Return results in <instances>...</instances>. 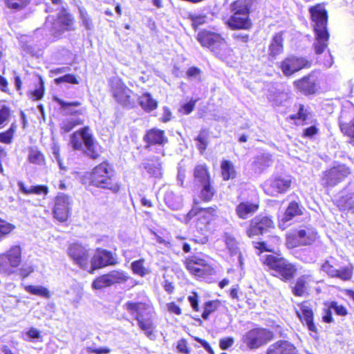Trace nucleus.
Returning <instances> with one entry per match:
<instances>
[{"mask_svg": "<svg viewBox=\"0 0 354 354\" xmlns=\"http://www.w3.org/2000/svg\"><path fill=\"white\" fill-rule=\"evenodd\" d=\"M322 270L326 272L328 276L335 277L337 274V269L330 263L328 261H326L322 266Z\"/></svg>", "mask_w": 354, "mask_h": 354, "instance_id": "obj_59", "label": "nucleus"}, {"mask_svg": "<svg viewBox=\"0 0 354 354\" xmlns=\"http://www.w3.org/2000/svg\"><path fill=\"white\" fill-rule=\"evenodd\" d=\"M84 124V120L82 119H73V120H68L66 121H64L61 124V130L64 133H68L71 131L73 128H75L77 126L82 125Z\"/></svg>", "mask_w": 354, "mask_h": 354, "instance_id": "obj_50", "label": "nucleus"}, {"mask_svg": "<svg viewBox=\"0 0 354 354\" xmlns=\"http://www.w3.org/2000/svg\"><path fill=\"white\" fill-rule=\"evenodd\" d=\"M273 163L272 156L270 153H263L257 156L252 163V169L255 173L261 174Z\"/></svg>", "mask_w": 354, "mask_h": 354, "instance_id": "obj_23", "label": "nucleus"}, {"mask_svg": "<svg viewBox=\"0 0 354 354\" xmlns=\"http://www.w3.org/2000/svg\"><path fill=\"white\" fill-rule=\"evenodd\" d=\"M196 39L202 46L209 48L222 60H225L231 55L232 49L218 33L203 30L198 33Z\"/></svg>", "mask_w": 354, "mask_h": 354, "instance_id": "obj_4", "label": "nucleus"}, {"mask_svg": "<svg viewBox=\"0 0 354 354\" xmlns=\"http://www.w3.org/2000/svg\"><path fill=\"white\" fill-rule=\"evenodd\" d=\"M53 24V36L57 39H60L64 32L74 31L75 30V17L70 10L65 7H61L59 9Z\"/></svg>", "mask_w": 354, "mask_h": 354, "instance_id": "obj_8", "label": "nucleus"}, {"mask_svg": "<svg viewBox=\"0 0 354 354\" xmlns=\"http://www.w3.org/2000/svg\"><path fill=\"white\" fill-rule=\"evenodd\" d=\"M225 244L230 252L231 255L237 254L239 252V249L237 245V242L235 239L230 235L225 236Z\"/></svg>", "mask_w": 354, "mask_h": 354, "instance_id": "obj_55", "label": "nucleus"}, {"mask_svg": "<svg viewBox=\"0 0 354 354\" xmlns=\"http://www.w3.org/2000/svg\"><path fill=\"white\" fill-rule=\"evenodd\" d=\"M263 263L276 272L275 276L285 282L292 280L297 272L296 266L283 257L268 254L263 257Z\"/></svg>", "mask_w": 354, "mask_h": 354, "instance_id": "obj_6", "label": "nucleus"}, {"mask_svg": "<svg viewBox=\"0 0 354 354\" xmlns=\"http://www.w3.org/2000/svg\"><path fill=\"white\" fill-rule=\"evenodd\" d=\"M308 275H302L299 277L295 286L292 287V292L295 296L303 297L307 290Z\"/></svg>", "mask_w": 354, "mask_h": 354, "instance_id": "obj_33", "label": "nucleus"}, {"mask_svg": "<svg viewBox=\"0 0 354 354\" xmlns=\"http://www.w3.org/2000/svg\"><path fill=\"white\" fill-rule=\"evenodd\" d=\"M53 213L54 218L59 222H64L68 220L71 214V210L68 198L66 195L61 194L55 197Z\"/></svg>", "mask_w": 354, "mask_h": 354, "instance_id": "obj_18", "label": "nucleus"}, {"mask_svg": "<svg viewBox=\"0 0 354 354\" xmlns=\"http://www.w3.org/2000/svg\"><path fill=\"white\" fill-rule=\"evenodd\" d=\"M310 12L314 24L316 39L313 44L316 54H322L328 47L329 33L327 30V12L321 5L310 8Z\"/></svg>", "mask_w": 354, "mask_h": 354, "instance_id": "obj_2", "label": "nucleus"}, {"mask_svg": "<svg viewBox=\"0 0 354 354\" xmlns=\"http://www.w3.org/2000/svg\"><path fill=\"white\" fill-rule=\"evenodd\" d=\"M292 179L290 176L276 175L263 184L264 192L270 196H276L278 194L286 192L290 187Z\"/></svg>", "mask_w": 354, "mask_h": 354, "instance_id": "obj_12", "label": "nucleus"}, {"mask_svg": "<svg viewBox=\"0 0 354 354\" xmlns=\"http://www.w3.org/2000/svg\"><path fill=\"white\" fill-rule=\"evenodd\" d=\"M17 133V125L15 122H12L9 128L7 129L0 131V143L6 145H11L15 140Z\"/></svg>", "mask_w": 354, "mask_h": 354, "instance_id": "obj_32", "label": "nucleus"}, {"mask_svg": "<svg viewBox=\"0 0 354 354\" xmlns=\"http://www.w3.org/2000/svg\"><path fill=\"white\" fill-rule=\"evenodd\" d=\"M201 74L202 71L196 66H192L186 71V76L187 78L197 81L198 82H201Z\"/></svg>", "mask_w": 354, "mask_h": 354, "instance_id": "obj_53", "label": "nucleus"}, {"mask_svg": "<svg viewBox=\"0 0 354 354\" xmlns=\"http://www.w3.org/2000/svg\"><path fill=\"white\" fill-rule=\"evenodd\" d=\"M294 85L305 95H315L320 89L319 78L314 72L295 81Z\"/></svg>", "mask_w": 354, "mask_h": 354, "instance_id": "obj_15", "label": "nucleus"}, {"mask_svg": "<svg viewBox=\"0 0 354 354\" xmlns=\"http://www.w3.org/2000/svg\"><path fill=\"white\" fill-rule=\"evenodd\" d=\"M185 264L190 272L199 277L210 275L213 272V268L205 259L196 256L187 258Z\"/></svg>", "mask_w": 354, "mask_h": 354, "instance_id": "obj_16", "label": "nucleus"}, {"mask_svg": "<svg viewBox=\"0 0 354 354\" xmlns=\"http://www.w3.org/2000/svg\"><path fill=\"white\" fill-rule=\"evenodd\" d=\"M54 100L59 105L62 111H66V114L71 116H77L84 113L83 109H72L73 106L77 107L81 105L79 101L66 102L62 99L55 97Z\"/></svg>", "mask_w": 354, "mask_h": 354, "instance_id": "obj_26", "label": "nucleus"}, {"mask_svg": "<svg viewBox=\"0 0 354 354\" xmlns=\"http://www.w3.org/2000/svg\"><path fill=\"white\" fill-rule=\"evenodd\" d=\"M234 343V339L232 337L222 338L219 341V346L222 350H227Z\"/></svg>", "mask_w": 354, "mask_h": 354, "instance_id": "obj_64", "label": "nucleus"}, {"mask_svg": "<svg viewBox=\"0 0 354 354\" xmlns=\"http://www.w3.org/2000/svg\"><path fill=\"white\" fill-rule=\"evenodd\" d=\"M39 85L32 91H30L28 93L29 97L33 101H39L41 100L46 91L45 82L41 75L38 76Z\"/></svg>", "mask_w": 354, "mask_h": 354, "instance_id": "obj_34", "label": "nucleus"}, {"mask_svg": "<svg viewBox=\"0 0 354 354\" xmlns=\"http://www.w3.org/2000/svg\"><path fill=\"white\" fill-rule=\"evenodd\" d=\"M54 81L56 84H60L63 82L71 84H78L80 83L77 77L75 75L71 73H68L63 76L57 77L54 80Z\"/></svg>", "mask_w": 354, "mask_h": 354, "instance_id": "obj_51", "label": "nucleus"}, {"mask_svg": "<svg viewBox=\"0 0 354 354\" xmlns=\"http://www.w3.org/2000/svg\"><path fill=\"white\" fill-rule=\"evenodd\" d=\"M194 177L196 186L211 183L209 172L205 165H199L194 168Z\"/></svg>", "mask_w": 354, "mask_h": 354, "instance_id": "obj_29", "label": "nucleus"}, {"mask_svg": "<svg viewBox=\"0 0 354 354\" xmlns=\"http://www.w3.org/2000/svg\"><path fill=\"white\" fill-rule=\"evenodd\" d=\"M272 338V333L265 328H254L243 336V341L250 349H256Z\"/></svg>", "mask_w": 354, "mask_h": 354, "instance_id": "obj_11", "label": "nucleus"}, {"mask_svg": "<svg viewBox=\"0 0 354 354\" xmlns=\"http://www.w3.org/2000/svg\"><path fill=\"white\" fill-rule=\"evenodd\" d=\"M144 140L146 142V148H149L151 146L155 144V129H151L149 130L147 132L144 138Z\"/></svg>", "mask_w": 354, "mask_h": 354, "instance_id": "obj_62", "label": "nucleus"}, {"mask_svg": "<svg viewBox=\"0 0 354 354\" xmlns=\"http://www.w3.org/2000/svg\"><path fill=\"white\" fill-rule=\"evenodd\" d=\"M232 37L237 43L246 44L250 40V36L246 33L235 32L232 35Z\"/></svg>", "mask_w": 354, "mask_h": 354, "instance_id": "obj_63", "label": "nucleus"}, {"mask_svg": "<svg viewBox=\"0 0 354 354\" xmlns=\"http://www.w3.org/2000/svg\"><path fill=\"white\" fill-rule=\"evenodd\" d=\"M209 133L208 131L203 129L201 130L198 136L195 140L197 141V148L202 154L205 151L208 144Z\"/></svg>", "mask_w": 354, "mask_h": 354, "instance_id": "obj_43", "label": "nucleus"}, {"mask_svg": "<svg viewBox=\"0 0 354 354\" xmlns=\"http://www.w3.org/2000/svg\"><path fill=\"white\" fill-rule=\"evenodd\" d=\"M28 160L34 165H43L45 163V156L41 151L35 148H28Z\"/></svg>", "mask_w": 354, "mask_h": 354, "instance_id": "obj_36", "label": "nucleus"}, {"mask_svg": "<svg viewBox=\"0 0 354 354\" xmlns=\"http://www.w3.org/2000/svg\"><path fill=\"white\" fill-rule=\"evenodd\" d=\"M216 207H210L208 208H198L193 207L187 214L185 217L186 223L189 222L195 216L198 220H204V223H209L212 217L216 215Z\"/></svg>", "mask_w": 354, "mask_h": 354, "instance_id": "obj_20", "label": "nucleus"}, {"mask_svg": "<svg viewBox=\"0 0 354 354\" xmlns=\"http://www.w3.org/2000/svg\"><path fill=\"white\" fill-rule=\"evenodd\" d=\"M221 305V301L218 299L209 301L205 303L204 309L207 312L212 313L215 312Z\"/></svg>", "mask_w": 354, "mask_h": 354, "instance_id": "obj_61", "label": "nucleus"}, {"mask_svg": "<svg viewBox=\"0 0 354 354\" xmlns=\"http://www.w3.org/2000/svg\"><path fill=\"white\" fill-rule=\"evenodd\" d=\"M140 328L149 336L152 334V322L148 317H144L140 315H137V319Z\"/></svg>", "mask_w": 354, "mask_h": 354, "instance_id": "obj_49", "label": "nucleus"}, {"mask_svg": "<svg viewBox=\"0 0 354 354\" xmlns=\"http://www.w3.org/2000/svg\"><path fill=\"white\" fill-rule=\"evenodd\" d=\"M19 191L25 195H44L46 196L49 193V187L46 185H35L27 187L23 181L17 183Z\"/></svg>", "mask_w": 354, "mask_h": 354, "instance_id": "obj_22", "label": "nucleus"}, {"mask_svg": "<svg viewBox=\"0 0 354 354\" xmlns=\"http://www.w3.org/2000/svg\"><path fill=\"white\" fill-rule=\"evenodd\" d=\"M352 276V268L346 266L341 269H337V274L335 277L339 278L343 281H348L351 278Z\"/></svg>", "mask_w": 354, "mask_h": 354, "instance_id": "obj_57", "label": "nucleus"}, {"mask_svg": "<svg viewBox=\"0 0 354 354\" xmlns=\"http://www.w3.org/2000/svg\"><path fill=\"white\" fill-rule=\"evenodd\" d=\"M11 116V109L7 105H1L0 106V129L10 122Z\"/></svg>", "mask_w": 354, "mask_h": 354, "instance_id": "obj_46", "label": "nucleus"}, {"mask_svg": "<svg viewBox=\"0 0 354 354\" xmlns=\"http://www.w3.org/2000/svg\"><path fill=\"white\" fill-rule=\"evenodd\" d=\"M131 268L133 273L141 277L145 276L147 273V270L144 266L143 260L135 261L131 263Z\"/></svg>", "mask_w": 354, "mask_h": 354, "instance_id": "obj_54", "label": "nucleus"}, {"mask_svg": "<svg viewBox=\"0 0 354 354\" xmlns=\"http://www.w3.org/2000/svg\"><path fill=\"white\" fill-rule=\"evenodd\" d=\"M299 242L304 245H310L315 239V234L310 230H299L297 233Z\"/></svg>", "mask_w": 354, "mask_h": 354, "instance_id": "obj_42", "label": "nucleus"}, {"mask_svg": "<svg viewBox=\"0 0 354 354\" xmlns=\"http://www.w3.org/2000/svg\"><path fill=\"white\" fill-rule=\"evenodd\" d=\"M274 227L273 221L268 216H258L250 221L249 228L247 230V235L249 237H253L259 234H263L268 231L269 229Z\"/></svg>", "mask_w": 354, "mask_h": 354, "instance_id": "obj_17", "label": "nucleus"}, {"mask_svg": "<svg viewBox=\"0 0 354 354\" xmlns=\"http://www.w3.org/2000/svg\"><path fill=\"white\" fill-rule=\"evenodd\" d=\"M339 203L344 209H346L351 213H354V198L342 196L339 199Z\"/></svg>", "mask_w": 354, "mask_h": 354, "instance_id": "obj_56", "label": "nucleus"}, {"mask_svg": "<svg viewBox=\"0 0 354 354\" xmlns=\"http://www.w3.org/2000/svg\"><path fill=\"white\" fill-rule=\"evenodd\" d=\"M330 309H332L335 313L340 316H345L347 314L346 308L342 306L339 305L336 301H332L329 304Z\"/></svg>", "mask_w": 354, "mask_h": 354, "instance_id": "obj_60", "label": "nucleus"}, {"mask_svg": "<svg viewBox=\"0 0 354 354\" xmlns=\"http://www.w3.org/2000/svg\"><path fill=\"white\" fill-rule=\"evenodd\" d=\"M111 286L116 283H122L129 279V277L120 270H112L106 273Z\"/></svg>", "mask_w": 354, "mask_h": 354, "instance_id": "obj_38", "label": "nucleus"}, {"mask_svg": "<svg viewBox=\"0 0 354 354\" xmlns=\"http://www.w3.org/2000/svg\"><path fill=\"white\" fill-rule=\"evenodd\" d=\"M270 55L275 57L283 52V37L281 34H276L269 46Z\"/></svg>", "mask_w": 354, "mask_h": 354, "instance_id": "obj_35", "label": "nucleus"}, {"mask_svg": "<svg viewBox=\"0 0 354 354\" xmlns=\"http://www.w3.org/2000/svg\"><path fill=\"white\" fill-rule=\"evenodd\" d=\"M109 93L115 103L124 106L132 107L136 95L120 77H112L109 80Z\"/></svg>", "mask_w": 354, "mask_h": 354, "instance_id": "obj_5", "label": "nucleus"}, {"mask_svg": "<svg viewBox=\"0 0 354 354\" xmlns=\"http://www.w3.org/2000/svg\"><path fill=\"white\" fill-rule=\"evenodd\" d=\"M71 147L75 151H83L89 158L96 160L100 158V153L96 147V141L88 126H84L73 132L70 140Z\"/></svg>", "mask_w": 354, "mask_h": 354, "instance_id": "obj_3", "label": "nucleus"}, {"mask_svg": "<svg viewBox=\"0 0 354 354\" xmlns=\"http://www.w3.org/2000/svg\"><path fill=\"white\" fill-rule=\"evenodd\" d=\"M201 187L200 198L205 202L210 201L215 194V190L211 185V183L198 186Z\"/></svg>", "mask_w": 354, "mask_h": 354, "instance_id": "obj_44", "label": "nucleus"}, {"mask_svg": "<svg viewBox=\"0 0 354 354\" xmlns=\"http://www.w3.org/2000/svg\"><path fill=\"white\" fill-rule=\"evenodd\" d=\"M221 173L223 180H228L236 176V171L232 162L230 160H223L221 165Z\"/></svg>", "mask_w": 354, "mask_h": 354, "instance_id": "obj_37", "label": "nucleus"}, {"mask_svg": "<svg viewBox=\"0 0 354 354\" xmlns=\"http://www.w3.org/2000/svg\"><path fill=\"white\" fill-rule=\"evenodd\" d=\"M301 214H302V209L299 203L295 201L290 202L279 220V226L285 225L295 216Z\"/></svg>", "mask_w": 354, "mask_h": 354, "instance_id": "obj_24", "label": "nucleus"}, {"mask_svg": "<svg viewBox=\"0 0 354 354\" xmlns=\"http://www.w3.org/2000/svg\"><path fill=\"white\" fill-rule=\"evenodd\" d=\"M351 174V170L345 165H338L323 172L321 185L324 187H334L342 182Z\"/></svg>", "mask_w": 354, "mask_h": 354, "instance_id": "obj_9", "label": "nucleus"}, {"mask_svg": "<svg viewBox=\"0 0 354 354\" xmlns=\"http://www.w3.org/2000/svg\"><path fill=\"white\" fill-rule=\"evenodd\" d=\"M80 18L84 28L90 30L93 28L92 19L88 12L84 9H80Z\"/></svg>", "mask_w": 354, "mask_h": 354, "instance_id": "obj_52", "label": "nucleus"}, {"mask_svg": "<svg viewBox=\"0 0 354 354\" xmlns=\"http://www.w3.org/2000/svg\"><path fill=\"white\" fill-rule=\"evenodd\" d=\"M312 62L304 57L288 56L281 62L280 68L283 73L289 77L303 68L311 66Z\"/></svg>", "mask_w": 354, "mask_h": 354, "instance_id": "obj_13", "label": "nucleus"}, {"mask_svg": "<svg viewBox=\"0 0 354 354\" xmlns=\"http://www.w3.org/2000/svg\"><path fill=\"white\" fill-rule=\"evenodd\" d=\"M207 16L198 15H191L190 19L192 21V25L194 28L196 29L199 26L204 24L207 21Z\"/></svg>", "mask_w": 354, "mask_h": 354, "instance_id": "obj_58", "label": "nucleus"}, {"mask_svg": "<svg viewBox=\"0 0 354 354\" xmlns=\"http://www.w3.org/2000/svg\"><path fill=\"white\" fill-rule=\"evenodd\" d=\"M24 289L31 295L39 296L46 299H50L51 296L49 290L45 287L27 285L24 287Z\"/></svg>", "mask_w": 354, "mask_h": 354, "instance_id": "obj_40", "label": "nucleus"}, {"mask_svg": "<svg viewBox=\"0 0 354 354\" xmlns=\"http://www.w3.org/2000/svg\"><path fill=\"white\" fill-rule=\"evenodd\" d=\"M226 24L232 30H250L252 26L249 15L236 12H232Z\"/></svg>", "mask_w": 354, "mask_h": 354, "instance_id": "obj_19", "label": "nucleus"}, {"mask_svg": "<svg viewBox=\"0 0 354 354\" xmlns=\"http://www.w3.org/2000/svg\"><path fill=\"white\" fill-rule=\"evenodd\" d=\"M109 278L106 273L102 274L97 277L92 282L91 287L93 290H102L107 287H110Z\"/></svg>", "mask_w": 354, "mask_h": 354, "instance_id": "obj_45", "label": "nucleus"}, {"mask_svg": "<svg viewBox=\"0 0 354 354\" xmlns=\"http://www.w3.org/2000/svg\"><path fill=\"white\" fill-rule=\"evenodd\" d=\"M139 103L146 111H151L155 108V101L149 93H143L139 97Z\"/></svg>", "mask_w": 354, "mask_h": 354, "instance_id": "obj_47", "label": "nucleus"}, {"mask_svg": "<svg viewBox=\"0 0 354 354\" xmlns=\"http://www.w3.org/2000/svg\"><path fill=\"white\" fill-rule=\"evenodd\" d=\"M163 200L167 207L173 210H178L183 205L182 196L175 194L171 190H167L165 192Z\"/></svg>", "mask_w": 354, "mask_h": 354, "instance_id": "obj_27", "label": "nucleus"}, {"mask_svg": "<svg viewBox=\"0 0 354 354\" xmlns=\"http://www.w3.org/2000/svg\"><path fill=\"white\" fill-rule=\"evenodd\" d=\"M30 1L31 0H4L6 7L16 12L24 10Z\"/></svg>", "mask_w": 354, "mask_h": 354, "instance_id": "obj_41", "label": "nucleus"}, {"mask_svg": "<svg viewBox=\"0 0 354 354\" xmlns=\"http://www.w3.org/2000/svg\"><path fill=\"white\" fill-rule=\"evenodd\" d=\"M348 113L346 111H342L339 118V124L342 132L354 140V118L348 122Z\"/></svg>", "mask_w": 354, "mask_h": 354, "instance_id": "obj_28", "label": "nucleus"}, {"mask_svg": "<svg viewBox=\"0 0 354 354\" xmlns=\"http://www.w3.org/2000/svg\"><path fill=\"white\" fill-rule=\"evenodd\" d=\"M116 263L111 252L97 248L95 253L91 257L90 266L88 272L94 273L96 270L115 265Z\"/></svg>", "mask_w": 354, "mask_h": 354, "instance_id": "obj_14", "label": "nucleus"}, {"mask_svg": "<svg viewBox=\"0 0 354 354\" xmlns=\"http://www.w3.org/2000/svg\"><path fill=\"white\" fill-rule=\"evenodd\" d=\"M256 0H236L230 6L232 12L250 15L251 6Z\"/></svg>", "mask_w": 354, "mask_h": 354, "instance_id": "obj_31", "label": "nucleus"}, {"mask_svg": "<svg viewBox=\"0 0 354 354\" xmlns=\"http://www.w3.org/2000/svg\"><path fill=\"white\" fill-rule=\"evenodd\" d=\"M22 262V248L20 245H11L0 253V274L6 276L13 274Z\"/></svg>", "mask_w": 354, "mask_h": 354, "instance_id": "obj_7", "label": "nucleus"}, {"mask_svg": "<svg viewBox=\"0 0 354 354\" xmlns=\"http://www.w3.org/2000/svg\"><path fill=\"white\" fill-rule=\"evenodd\" d=\"M17 227L15 224L0 218V242L5 238L9 236Z\"/></svg>", "mask_w": 354, "mask_h": 354, "instance_id": "obj_39", "label": "nucleus"}, {"mask_svg": "<svg viewBox=\"0 0 354 354\" xmlns=\"http://www.w3.org/2000/svg\"><path fill=\"white\" fill-rule=\"evenodd\" d=\"M259 208L256 204L245 202L241 203L236 208V212L239 218L245 219L255 213Z\"/></svg>", "mask_w": 354, "mask_h": 354, "instance_id": "obj_30", "label": "nucleus"}, {"mask_svg": "<svg viewBox=\"0 0 354 354\" xmlns=\"http://www.w3.org/2000/svg\"><path fill=\"white\" fill-rule=\"evenodd\" d=\"M300 310L302 312L303 324L307 326L309 330L312 332H317V327L313 322V312L312 308L309 306L307 301H304L299 304Z\"/></svg>", "mask_w": 354, "mask_h": 354, "instance_id": "obj_25", "label": "nucleus"}, {"mask_svg": "<svg viewBox=\"0 0 354 354\" xmlns=\"http://www.w3.org/2000/svg\"><path fill=\"white\" fill-rule=\"evenodd\" d=\"M267 354H297V349L287 340H279L269 346Z\"/></svg>", "mask_w": 354, "mask_h": 354, "instance_id": "obj_21", "label": "nucleus"}, {"mask_svg": "<svg viewBox=\"0 0 354 354\" xmlns=\"http://www.w3.org/2000/svg\"><path fill=\"white\" fill-rule=\"evenodd\" d=\"M127 309L129 312L135 315L136 318L137 319V315H140V316H143L142 310H145L146 305L143 303L140 302H131L129 301L126 304Z\"/></svg>", "mask_w": 354, "mask_h": 354, "instance_id": "obj_48", "label": "nucleus"}, {"mask_svg": "<svg viewBox=\"0 0 354 354\" xmlns=\"http://www.w3.org/2000/svg\"><path fill=\"white\" fill-rule=\"evenodd\" d=\"M89 185L109 190L111 193H118L122 187L121 183L116 177L114 166L107 160L95 165L85 175Z\"/></svg>", "mask_w": 354, "mask_h": 354, "instance_id": "obj_1", "label": "nucleus"}, {"mask_svg": "<svg viewBox=\"0 0 354 354\" xmlns=\"http://www.w3.org/2000/svg\"><path fill=\"white\" fill-rule=\"evenodd\" d=\"M67 253L74 263L81 269H89L91 254L90 250L78 243H71Z\"/></svg>", "mask_w": 354, "mask_h": 354, "instance_id": "obj_10", "label": "nucleus"}]
</instances>
